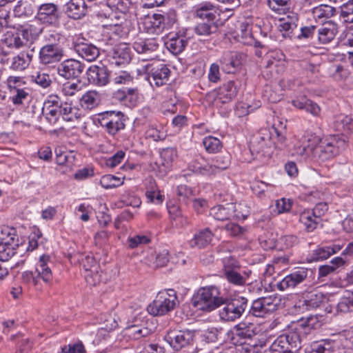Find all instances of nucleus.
<instances>
[{
  "mask_svg": "<svg viewBox=\"0 0 353 353\" xmlns=\"http://www.w3.org/2000/svg\"><path fill=\"white\" fill-rule=\"evenodd\" d=\"M162 25L165 30L172 28L174 25L177 22L176 12L174 9H170L167 12L159 13Z\"/></svg>",
  "mask_w": 353,
  "mask_h": 353,
  "instance_id": "obj_46",
  "label": "nucleus"
},
{
  "mask_svg": "<svg viewBox=\"0 0 353 353\" xmlns=\"http://www.w3.org/2000/svg\"><path fill=\"white\" fill-rule=\"evenodd\" d=\"M232 210L231 203H227L225 205H219L212 208L210 214L218 221H225L231 219Z\"/></svg>",
  "mask_w": 353,
  "mask_h": 353,
  "instance_id": "obj_38",
  "label": "nucleus"
},
{
  "mask_svg": "<svg viewBox=\"0 0 353 353\" xmlns=\"http://www.w3.org/2000/svg\"><path fill=\"white\" fill-rule=\"evenodd\" d=\"M219 62L225 72L233 74L241 65V54L237 52H225L220 58Z\"/></svg>",
  "mask_w": 353,
  "mask_h": 353,
  "instance_id": "obj_22",
  "label": "nucleus"
},
{
  "mask_svg": "<svg viewBox=\"0 0 353 353\" xmlns=\"http://www.w3.org/2000/svg\"><path fill=\"white\" fill-rule=\"evenodd\" d=\"M70 258L72 263L78 261L82 265L85 271L84 277L88 285L94 286L101 281L100 267L92 256L77 254L70 256Z\"/></svg>",
  "mask_w": 353,
  "mask_h": 353,
  "instance_id": "obj_6",
  "label": "nucleus"
},
{
  "mask_svg": "<svg viewBox=\"0 0 353 353\" xmlns=\"http://www.w3.org/2000/svg\"><path fill=\"white\" fill-rule=\"evenodd\" d=\"M271 133V141H272V146L281 149L285 145V137L276 128L272 127L268 129Z\"/></svg>",
  "mask_w": 353,
  "mask_h": 353,
  "instance_id": "obj_57",
  "label": "nucleus"
},
{
  "mask_svg": "<svg viewBox=\"0 0 353 353\" xmlns=\"http://www.w3.org/2000/svg\"><path fill=\"white\" fill-rule=\"evenodd\" d=\"M316 219L310 210H304L299 216V221L303 224L305 230L309 232L315 230L317 225L321 223V221Z\"/></svg>",
  "mask_w": 353,
  "mask_h": 353,
  "instance_id": "obj_41",
  "label": "nucleus"
},
{
  "mask_svg": "<svg viewBox=\"0 0 353 353\" xmlns=\"http://www.w3.org/2000/svg\"><path fill=\"white\" fill-rule=\"evenodd\" d=\"M336 311L341 313L353 312V294L341 297L336 305Z\"/></svg>",
  "mask_w": 353,
  "mask_h": 353,
  "instance_id": "obj_51",
  "label": "nucleus"
},
{
  "mask_svg": "<svg viewBox=\"0 0 353 353\" xmlns=\"http://www.w3.org/2000/svg\"><path fill=\"white\" fill-rule=\"evenodd\" d=\"M59 107H60L59 110L61 115L63 117L64 120L71 121H73L74 119H77L79 117L77 116L78 110L72 107L70 103L67 102L63 103L59 98Z\"/></svg>",
  "mask_w": 353,
  "mask_h": 353,
  "instance_id": "obj_47",
  "label": "nucleus"
},
{
  "mask_svg": "<svg viewBox=\"0 0 353 353\" xmlns=\"http://www.w3.org/2000/svg\"><path fill=\"white\" fill-rule=\"evenodd\" d=\"M85 69V65L81 61L68 59L62 61L57 68L58 74L65 79H79Z\"/></svg>",
  "mask_w": 353,
  "mask_h": 353,
  "instance_id": "obj_14",
  "label": "nucleus"
},
{
  "mask_svg": "<svg viewBox=\"0 0 353 353\" xmlns=\"http://www.w3.org/2000/svg\"><path fill=\"white\" fill-rule=\"evenodd\" d=\"M255 330L253 323L241 322L234 327L232 339L246 352L261 353L260 350L265 347L268 341L265 336L259 338Z\"/></svg>",
  "mask_w": 353,
  "mask_h": 353,
  "instance_id": "obj_1",
  "label": "nucleus"
},
{
  "mask_svg": "<svg viewBox=\"0 0 353 353\" xmlns=\"http://www.w3.org/2000/svg\"><path fill=\"white\" fill-rule=\"evenodd\" d=\"M150 241V239L145 235H135L128 238V247L130 249H134L141 245H145Z\"/></svg>",
  "mask_w": 353,
  "mask_h": 353,
  "instance_id": "obj_64",
  "label": "nucleus"
},
{
  "mask_svg": "<svg viewBox=\"0 0 353 353\" xmlns=\"http://www.w3.org/2000/svg\"><path fill=\"white\" fill-rule=\"evenodd\" d=\"M225 302L220 289L215 285H209L199 289L193 296V305L203 312H212Z\"/></svg>",
  "mask_w": 353,
  "mask_h": 353,
  "instance_id": "obj_2",
  "label": "nucleus"
},
{
  "mask_svg": "<svg viewBox=\"0 0 353 353\" xmlns=\"http://www.w3.org/2000/svg\"><path fill=\"white\" fill-rule=\"evenodd\" d=\"M279 299L276 297H261L254 300L249 305L248 315L264 318L278 309Z\"/></svg>",
  "mask_w": 353,
  "mask_h": 353,
  "instance_id": "obj_10",
  "label": "nucleus"
},
{
  "mask_svg": "<svg viewBox=\"0 0 353 353\" xmlns=\"http://www.w3.org/2000/svg\"><path fill=\"white\" fill-rule=\"evenodd\" d=\"M216 7L211 2H203L195 10V14L201 19H207L208 21H214L216 19Z\"/></svg>",
  "mask_w": 353,
  "mask_h": 353,
  "instance_id": "obj_36",
  "label": "nucleus"
},
{
  "mask_svg": "<svg viewBox=\"0 0 353 353\" xmlns=\"http://www.w3.org/2000/svg\"><path fill=\"white\" fill-rule=\"evenodd\" d=\"M341 247L337 245L318 247L310 255L311 261L325 260L330 256L340 251Z\"/></svg>",
  "mask_w": 353,
  "mask_h": 353,
  "instance_id": "obj_33",
  "label": "nucleus"
},
{
  "mask_svg": "<svg viewBox=\"0 0 353 353\" xmlns=\"http://www.w3.org/2000/svg\"><path fill=\"white\" fill-rule=\"evenodd\" d=\"M161 21L159 13H155L152 16L148 17L144 24L149 33L159 34L165 30Z\"/></svg>",
  "mask_w": 353,
  "mask_h": 353,
  "instance_id": "obj_39",
  "label": "nucleus"
},
{
  "mask_svg": "<svg viewBox=\"0 0 353 353\" xmlns=\"http://www.w3.org/2000/svg\"><path fill=\"white\" fill-rule=\"evenodd\" d=\"M272 146L271 133L268 129H263L250 141V149L252 153L263 152L265 154V150Z\"/></svg>",
  "mask_w": 353,
  "mask_h": 353,
  "instance_id": "obj_20",
  "label": "nucleus"
},
{
  "mask_svg": "<svg viewBox=\"0 0 353 353\" xmlns=\"http://www.w3.org/2000/svg\"><path fill=\"white\" fill-rule=\"evenodd\" d=\"M300 348V336L290 332L278 336L264 353H296Z\"/></svg>",
  "mask_w": 353,
  "mask_h": 353,
  "instance_id": "obj_7",
  "label": "nucleus"
},
{
  "mask_svg": "<svg viewBox=\"0 0 353 353\" xmlns=\"http://www.w3.org/2000/svg\"><path fill=\"white\" fill-rule=\"evenodd\" d=\"M1 63L8 65L14 71H23L29 66L21 52L11 57L4 56L1 58Z\"/></svg>",
  "mask_w": 353,
  "mask_h": 353,
  "instance_id": "obj_34",
  "label": "nucleus"
},
{
  "mask_svg": "<svg viewBox=\"0 0 353 353\" xmlns=\"http://www.w3.org/2000/svg\"><path fill=\"white\" fill-rule=\"evenodd\" d=\"M318 41L321 44H327L333 41L338 33V26L330 21L323 23L317 30Z\"/></svg>",
  "mask_w": 353,
  "mask_h": 353,
  "instance_id": "obj_26",
  "label": "nucleus"
},
{
  "mask_svg": "<svg viewBox=\"0 0 353 353\" xmlns=\"http://www.w3.org/2000/svg\"><path fill=\"white\" fill-rule=\"evenodd\" d=\"M285 55L280 50H272L267 52L263 58L267 68L277 67L279 63L284 59Z\"/></svg>",
  "mask_w": 353,
  "mask_h": 353,
  "instance_id": "obj_48",
  "label": "nucleus"
},
{
  "mask_svg": "<svg viewBox=\"0 0 353 353\" xmlns=\"http://www.w3.org/2000/svg\"><path fill=\"white\" fill-rule=\"evenodd\" d=\"M213 236L214 234L209 228L199 230L189 241V245L191 248H204L210 244Z\"/></svg>",
  "mask_w": 353,
  "mask_h": 353,
  "instance_id": "obj_27",
  "label": "nucleus"
},
{
  "mask_svg": "<svg viewBox=\"0 0 353 353\" xmlns=\"http://www.w3.org/2000/svg\"><path fill=\"white\" fill-rule=\"evenodd\" d=\"M346 147L344 139L338 136H331L321 140L312 150V158L315 161H325L338 155Z\"/></svg>",
  "mask_w": 353,
  "mask_h": 353,
  "instance_id": "obj_3",
  "label": "nucleus"
},
{
  "mask_svg": "<svg viewBox=\"0 0 353 353\" xmlns=\"http://www.w3.org/2000/svg\"><path fill=\"white\" fill-rule=\"evenodd\" d=\"M323 300V295L321 293H310L307 298L298 302L297 307L303 310H310L318 307Z\"/></svg>",
  "mask_w": 353,
  "mask_h": 353,
  "instance_id": "obj_35",
  "label": "nucleus"
},
{
  "mask_svg": "<svg viewBox=\"0 0 353 353\" xmlns=\"http://www.w3.org/2000/svg\"><path fill=\"white\" fill-rule=\"evenodd\" d=\"M124 115L121 112L108 111L99 114L98 122L110 135L125 128Z\"/></svg>",
  "mask_w": 353,
  "mask_h": 353,
  "instance_id": "obj_9",
  "label": "nucleus"
},
{
  "mask_svg": "<svg viewBox=\"0 0 353 353\" xmlns=\"http://www.w3.org/2000/svg\"><path fill=\"white\" fill-rule=\"evenodd\" d=\"M341 17L345 22L353 23V0H348L341 7Z\"/></svg>",
  "mask_w": 353,
  "mask_h": 353,
  "instance_id": "obj_59",
  "label": "nucleus"
},
{
  "mask_svg": "<svg viewBox=\"0 0 353 353\" xmlns=\"http://www.w3.org/2000/svg\"><path fill=\"white\" fill-rule=\"evenodd\" d=\"M149 330L144 327L133 325L126 328V334L134 340L148 336Z\"/></svg>",
  "mask_w": 353,
  "mask_h": 353,
  "instance_id": "obj_52",
  "label": "nucleus"
},
{
  "mask_svg": "<svg viewBox=\"0 0 353 353\" xmlns=\"http://www.w3.org/2000/svg\"><path fill=\"white\" fill-rule=\"evenodd\" d=\"M203 145L208 153L218 152L222 148L221 141L214 137H206L203 140Z\"/></svg>",
  "mask_w": 353,
  "mask_h": 353,
  "instance_id": "obj_49",
  "label": "nucleus"
},
{
  "mask_svg": "<svg viewBox=\"0 0 353 353\" xmlns=\"http://www.w3.org/2000/svg\"><path fill=\"white\" fill-rule=\"evenodd\" d=\"M65 7L66 13L70 18L79 19L86 14L90 6L85 0H70Z\"/></svg>",
  "mask_w": 353,
  "mask_h": 353,
  "instance_id": "obj_25",
  "label": "nucleus"
},
{
  "mask_svg": "<svg viewBox=\"0 0 353 353\" xmlns=\"http://www.w3.org/2000/svg\"><path fill=\"white\" fill-rule=\"evenodd\" d=\"M298 20L299 18L296 14H293L292 16L288 15L286 18L279 20L278 29L282 32L284 37H292L293 32L297 28Z\"/></svg>",
  "mask_w": 353,
  "mask_h": 353,
  "instance_id": "obj_32",
  "label": "nucleus"
},
{
  "mask_svg": "<svg viewBox=\"0 0 353 353\" xmlns=\"http://www.w3.org/2000/svg\"><path fill=\"white\" fill-rule=\"evenodd\" d=\"M99 103V94L95 91H88L80 99L81 106L85 110H92L97 107Z\"/></svg>",
  "mask_w": 353,
  "mask_h": 353,
  "instance_id": "obj_43",
  "label": "nucleus"
},
{
  "mask_svg": "<svg viewBox=\"0 0 353 353\" xmlns=\"http://www.w3.org/2000/svg\"><path fill=\"white\" fill-rule=\"evenodd\" d=\"M59 105V97L57 96H50L43 104L42 113L50 124H55L61 116Z\"/></svg>",
  "mask_w": 353,
  "mask_h": 353,
  "instance_id": "obj_23",
  "label": "nucleus"
},
{
  "mask_svg": "<svg viewBox=\"0 0 353 353\" xmlns=\"http://www.w3.org/2000/svg\"><path fill=\"white\" fill-rule=\"evenodd\" d=\"M228 234L232 237H241L246 231V229L234 223H228L225 227Z\"/></svg>",
  "mask_w": 353,
  "mask_h": 353,
  "instance_id": "obj_63",
  "label": "nucleus"
},
{
  "mask_svg": "<svg viewBox=\"0 0 353 353\" xmlns=\"http://www.w3.org/2000/svg\"><path fill=\"white\" fill-rule=\"evenodd\" d=\"M218 30L217 24L214 21L198 23L194 28V33L199 37H209L216 32Z\"/></svg>",
  "mask_w": 353,
  "mask_h": 353,
  "instance_id": "obj_37",
  "label": "nucleus"
},
{
  "mask_svg": "<svg viewBox=\"0 0 353 353\" xmlns=\"http://www.w3.org/2000/svg\"><path fill=\"white\" fill-rule=\"evenodd\" d=\"M188 44V40L183 37H176L166 42L167 48L174 54L182 52Z\"/></svg>",
  "mask_w": 353,
  "mask_h": 353,
  "instance_id": "obj_44",
  "label": "nucleus"
},
{
  "mask_svg": "<svg viewBox=\"0 0 353 353\" xmlns=\"http://www.w3.org/2000/svg\"><path fill=\"white\" fill-rule=\"evenodd\" d=\"M72 47L83 59L88 61H94L99 54V49L94 45L85 42L80 35H75L72 39Z\"/></svg>",
  "mask_w": 353,
  "mask_h": 353,
  "instance_id": "obj_15",
  "label": "nucleus"
},
{
  "mask_svg": "<svg viewBox=\"0 0 353 353\" xmlns=\"http://www.w3.org/2000/svg\"><path fill=\"white\" fill-rule=\"evenodd\" d=\"M109 33L116 37L115 39L125 37L127 34V29L121 23H110L105 26Z\"/></svg>",
  "mask_w": 353,
  "mask_h": 353,
  "instance_id": "obj_58",
  "label": "nucleus"
},
{
  "mask_svg": "<svg viewBox=\"0 0 353 353\" xmlns=\"http://www.w3.org/2000/svg\"><path fill=\"white\" fill-rule=\"evenodd\" d=\"M10 100L16 106L23 105L28 101L29 90L27 88H20L18 89L9 90Z\"/></svg>",
  "mask_w": 353,
  "mask_h": 353,
  "instance_id": "obj_42",
  "label": "nucleus"
},
{
  "mask_svg": "<svg viewBox=\"0 0 353 353\" xmlns=\"http://www.w3.org/2000/svg\"><path fill=\"white\" fill-rule=\"evenodd\" d=\"M176 303L170 301V299L163 297L158 293L156 299L147 307L149 314L152 316H163L173 310Z\"/></svg>",
  "mask_w": 353,
  "mask_h": 353,
  "instance_id": "obj_19",
  "label": "nucleus"
},
{
  "mask_svg": "<svg viewBox=\"0 0 353 353\" xmlns=\"http://www.w3.org/2000/svg\"><path fill=\"white\" fill-rule=\"evenodd\" d=\"M239 85L233 81L224 83L219 89L218 99L223 103L232 101L239 92Z\"/></svg>",
  "mask_w": 353,
  "mask_h": 353,
  "instance_id": "obj_29",
  "label": "nucleus"
},
{
  "mask_svg": "<svg viewBox=\"0 0 353 353\" xmlns=\"http://www.w3.org/2000/svg\"><path fill=\"white\" fill-rule=\"evenodd\" d=\"M61 13L58 5L54 3H44L38 6L35 20L41 26L58 27L60 24Z\"/></svg>",
  "mask_w": 353,
  "mask_h": 353,
  "instance_id": "obj_8",
  "label": "nucleus"
},
{
  "mask_svg": "<svg viewBox=\"0 0 353 353\" xmlns=\"http://www.w3.org/2000/svg\"><path fill=\"white\" fill-rule=\"evenodd\" d=\"M123 180L112 174L103 176L99 181L100 185L105 189H112L122 185Z\"/></svg>",
  "mask_w": 353,
  "mask_h": 353,
  "instance_id": "obj_50",
  "label": "nucleus"
},
{
  "mask_svg": "<svg viewBox=\"0 0 353 353\" xmlns=\"http://www.w3.org/2000/svg\"><path fill=\"white\" fill-rule=\"evenodd\" d=\"M232 206V212L231 213V219H245L248 214L249 211L246 206L242 203H231Z\"/></svg>",
  "mask_w": 353,
  "mask_h": 353,
  "instance_id": "obj_56",
  "label": "nucleus"
},
{
  "mask_svg": "<svg viewBox=\"0 0 353 353\" xmlns=\"http://www.w3.org/2000/svg\"><path fill=\"white\" fill-rule=\"evenodd\" d=\"M112 63L117 65L128 63L131 60L130 49L125 44H120L113 48L112 52Z\"/></svg>",
  "mask_w": 353,
  "mask_h": 353,
  "instance_id": "obj_30",
  "label": "nucleus"
},
{
  "mask_svg": "<svg viewBox=\"0 0 353 353\" xmlns=\"http://www.w3.org/2000/svg\"><path fill=\"white\" fill-rule=\"evenodd\" d=\"M17 28L19 34L21 35V37L27 43L28 42L33 43L36 41L43 30V27L36 20L20 25Z\"/></svg>",
  "mask_w": 353,
  "mask_h": 353,
  "instance_id": "obj_21",
  "label": "nucleus"
},
{
  "mask_svg": "<svg viewBox=\"0 0 353 353\" xmlns=\"http://www.w3.org/2000/svg\"><path fill=\"white\" fill-rule=\"evenodd\" d=\"M312 12L315 20H325L336 14V9L332 6L321 4L313 8Z\"/></svg>",
  "mask_w": 353,
  "mask_h": 353,
  "instance_id": "obj_40",
  "label": "nucleus"
},
{
  "mask_svg": "<svg viewBox=\"0 0 353 353\" xmlns=\"http://www.w3.org/2000/svg\"><path fill=\"white\" fill-rule=\"evenodd\" d=\"M90 83L97 86H104L110 81V72L104 65H92L86 71Z\"/></svg>",
  "mask_w": 353,
  "mask_h": 353,
  "instance_id": "obj_18",
  "label": "nucleus"
},
{
  "mask_svg": "<svg viewBox=\"0 0 353 353\" xmlns=\"http://www.w3.org/2000/svg\"><path fill=\"white\" fill-rule=\"evenodd\" d=\"M194 332L190 330H171L165 336L166 342L176 351L192 345Z\"/></svg>",
  "mask_w": 353,
  "mask_h": 353,
  "instance_id": "obj_12",
  "label": "nucleus"
},
{
  "mask_svg": "<svg viewBox=\"0 0 353 353\" xmlns=\"http://www.w3.org/2000/svg\"><path fill=\"white\" fill-rule=\"evenodd\" d=\"M63 55V50L58 44H46L41 48L39 59L41 64L48 65L59 62Z\"/></svg>",
  "mask_w": 353,
  "mask_h": 353,
  "instance_id": "obj_17",
  "label": "nucleus"
},
{
  "mask_svg": "<svg viewBox=\"0 0 353 353\" xmlns=\"http://www.w3.org/2000/svg\"><path fill=\"white\" fill-rule=\"evenodd\" d=\"M190 170L203 176H210L213 174V169L212 163L203 157L198 156L194 159L188 165Z\"/></svg>",
  "mask_w": 353,
  "mask_h": 353,
  "instance_id": "obj_28",
  "label": "nucleus"
},
{
  "mask_svg": "<svg viewBox=\"0 0 353 353\" xmlns=\"http://www.w3.org/2000/svg\"><path fill=\"white\" fill-rule=\"evenodd\" d=\"M224 307L219 311L220 319L226 322L240 319L249 307L248 299L241 295L225 297Z\"/></svg>",
  "mask_w": 353,
  "mask_h": 353,
  "instance_id": "obj_4",
  "label": "nucleus"
},
{
  "mask_svg": "<svg viewBox=\"0 0 353 353\" xmlns=\"http://www.w3.org/2000/svg\"><path fill=\"white\" fill-rule=\"evenodd\" d=\"M2 239L4 236L9 238L7 241L0 242V261H7L16 253V249L20 243L16 230L13 228H4L1 230Z\"/></svg>",
  "mask_w": 353,
  "mask_h": 353,
  "instance_id": "obj_13",
  "label": "nucleus"
},
{
  "mask_svg": "<svg viewBox=\"0 0 353 353\" xmlns=\"http://www.w3.org/2000/svg\"><path fill=\"white\" fill-rule=\"evenodd\" d=\"M14 12L15 15L18 17L28 16L33 12V10L32 5L29 2L21 0L19 1L17 4L14 6Z\"/></svg>",
  "mask_w": 353,
  "mask_h": 353,
  "instance_id": "obj_55",
  "label": "nucleus"
},
{
  "mask_svg": "<svg viewBox=\"0 0 353 353\" xmlns=\"http://www.w3.org/2000/svg\"><path fill=\"white\" fill-rule=\"evenodd\" d=\"M143 70L148 75V80L150 85L157 87L166 84L171 73L166 65L157 61L146 64L143 66Z\"/></svg>",
  "mask_w": 353,
  "mask_h": 353,
  "instance_id": "obj_11",
  "label": "nucleus"
},
{
  "mask_svg": "<svg viewBox=\"0 0 353 353\" xmlns=\"http://www.w3.org/2000/svg\"><path fill=\"white\" fill-rule=\"evenodd\" d=\"M312 150L313 148L298 143L294 145L292 151V155L299 157L301 160H307L310 157V154H312Z\"/></svg>",
  "mask_w": 353,
  "mask_h": 353,
  "instance_id": "obj_53",
  "label": "nucleus"
},
{
  "mask_svg": "<svg viewBox=\"0 0 353 353\" xmlns=\"http://www.w3.org/2000/svg\"><path fill=\"white\" fill-rule=\"evenodd\" d=\"M214 163L212 164L213 174L227 169L230 164V155L228 153L221 154L214 159Z\"/></svg>",
  "mask_w": 353,
  "mask_h": 353,
  "instance_id": "obj_45",
  "label": "nucleus"
},
{
  "mask_svg": "<svg viewBox=\"0 0 353 353\" xmlns=\"http://www.w3.org/2000/svg\"><path fill=\"white\" fill-rule=\"evenodd\" d=\"M176 194L180 201L188 203L193 196V190L186 185H180L176 188Z\"/></svg>",
  "mask_w": 353,
  "mask_h": 353,
  "instance_id": "obj_62",
  "label": "nucleus"
},
{
  "mask_svg": "<svg viewBox=\"0 0 353 353\" xmlns=\"http://www.w3.org/2000/svg\"><path fill=\"white\" fill-rule=\"evenodd\" d=\"M251 274V270H240L239 268L235 270L225 272V274L223 275L229 283L235 285L241 286L247 283Z\"/></svg>",
  "mask_w": 353,
  "mask_h": 353,
  "instance_id": "obj_31",
  "label": "nucleus"
},
{
  "mask_svg": "<svg viewBox=\"0 0 353 353\" xmlns=\"http://www.w3.org/2000/svg\"><path fill=\"white\" fill-rule=\"evenodd\" d=\"M159 48V44L154 39H138L133 43V48L139 54L148 55V59L152 60L157 56L154 52Z\"/></svg>",
  "mask_w": 353,
  "mask_h": 353,
  "instance_id": "obj_24",
  "label": "nucleus"
},
{
  "mask_svg": "<svg viewBox=\"0 0 353 353\" xmlns=\"http://www.w3.org/2000/svg\"><path fill=\"white\" fill-rule=\"evenodd\" d=\"M161 157L163 164L168 167L176 159L177 151L173 148H165L161 152Z\"/></svg>",
  "mask_w": 353,
  "mask_h": 353,
  "instance_id": "obj_60",
  "label": "nucleus"
},
{
  "mask_svg": "<svg viewBox=\"0 0 353 353\" xmlns=\"http://www.w3.org/2000/svg\"><path fill=\"white\" fill-rule=\"evenodd\" d=\"M50 263H52L48 255L41 256L36 265L37 275L35 276L32 272L26 271L21 275L23 282L27 284L32 283L34 285H37L39 279H41L45 283H50L52 279V272L49 265Z\"/></svg>",
  "mask_w": 353,
  "mask_h": 353,
  "instance_id": "obj_5",
  "label": "nucleus"
},
{
  "mask_svg": "<svg viewBox=\"0 0 353 353\" xmlns=\"http://www.w3.org/2000/svg\"><path fill=\"white\" fill-rule=\"evenodd\" d=\"M312 353H332L331 344L329 341H315L311 345Z\"/></svg>",
  "mask_w": 353,
  "mask_h": 353,
  "instance_id": "obj_61",
  "label": "nucleus"
},
{
  "mask_svg": "<svg viewBox=\"0 0 353 353\" xmlns=\"http://www.w3.org/2000/svg\"><path fill=\"white\" fill-rule=\"evenodd\" d=\"M308 272L307 268H299L279 281L276 287L280 291L294 289L307 279Z\"/></svg>",
  "mask_w": 353,
  "mask_h": 353,
  "instance_id": "obj_16",
  "label": "nucleus"
},
{
  "mask_svg": "<svg viewBox=\"0 0 353 353\" xmlns=\"http://www.w3.org/2000/svg\"><path fill=\"white\" fill-rule=\"evenodd\" d=\"M139 99V92L137 88H126L125 96L123 101V105L128 107H134Z\"/></svg>",
  "mask_w": 353,
  "mask_h": 353,
  "instance_id": "obj_54",
  "label": "nucleus"
}]
</instances>
